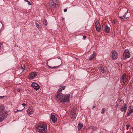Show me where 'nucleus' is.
<instances>
[{
  "instance_id": "1",
  "label": "nucleus",
  "mask_w": 133,
  "mask_h": 133,
  "mask_svg": "<svg viewBox=\"0 0 133 133\" xmlns=\"http://www.w3.org/2000/svg\"><path fill=\"white\" fill-rule=\"evenodd\" d=\"M36 130L37 131L41 133H47L46 123L44 122L38 123L36 127Z\"/></svg>"
},
{
  "instance_id": "2",
  "label": "nucleus",
  "mask_w": 133,
  "mask_h": 133,
  "mask_svg": "<svg viewBox=\"0 0 133 133\" xmlns=\"http://www.w3.org/2000/svg\"><path fill=\"white\" fill-rule=\"evenodd\" d=\"M71 98V96L69 94L66 95L60 94L56 97V99L62 103L67 102H69Z\"/></svg>"
},
{
  "instance_id": "3",
  "label": "nucleus",
  "mask_w": 133,
  "mask_h": 133,
  "mask_svg": "<svg viewBox=\"0 0 133 133\" xmlns=\"http://www.w3.org/2000/svg\"><path fill=\"white\" fill-rule=\"evenodd\" d=\"M8 112L5 110L4 107L1 105L0 107V122H2L6 118Z\"/></svg>"
},
{
  "instance_id": "4",
  "label": "nucleus",
  "mask_w": 133,
  "mask_h": 133,
  "mask_svg": "<svg viewBox=\"0 0 133 133\" xmlns=\"http://www.w3.org/2000/svg\"><path fill=\"white\" fill-rule=\"evenodd\" d=\"M128 12V10L126 9H124L120 11L118 13V15L120 18L123 20L128 18L129 17L127 16Z\"/></svg>"
},
{
  "instance_id": "5",
  "label": "nucleus",
  "mask_w": 133,
  "mask_h": 133,
  "mask_svg": "<svg viewBox=\"0 0 133 133\" xmlns=\"http://www.w3.org/2000/svg\"><path fill=\"white\" fill-rule=\"evenodd\" d=\"M95 27L96 30L98 32H100L101 31V26L99 21H97L95 23Z\"/></svg>"
},
{
  "instance_id": "6",
  "label": "nucleus",
  "mask_w": 133,
  "mask_h": 133,
  "mask_svg": "<svg viewBox=\"0 0 133 133\" xmlns=\"http://www.w3.org/2000/svg\"><path fill=\"white\" fill-rule=\"evenodd\" d=\"M37 72H32L29 75L28 78L30 80L34 78L37 75Z\"/></svg>"
},
{
  "instance_id": "7",
  "label": "nucleus",
  "mask_w": 133,
  "mask_h": 133,
  "mask_svg": "<svg viewBox=\"0 0 133 133\" xmlns=\"http://www.w3.org/2000/svg\"><path fill=\"white\" fill-rule=\"evenodd\" d=\"M121 82H122L124 85H127V83L126 82L128 81L127 75L124 74L122 76L121 78Z\"/></svg>"
},
{
  "instance_id": "8",
  "label": "nucleus",
  "mask_w": 133,
  "mask_h": 133,
  "mask_svg": "<svg viewBox=\"0 0 133 133\" xmlns=\"http://www.w3.org/2000/svg\"><path fill=\"white\" fill-rule=\"evenodd\" d=\"M130 55L129 50L127 49H125L123 54V56L124 59H125L130 57Z\"/></svg>"
},
{
  "instance_id": "9",
  "label": "nucleus",
  "mask_w": 133,
  "mask_h": 133,
  "mask_svg": "<svg viewBox=\"0 0 133 133\" xmlns=\"http://www.w3.org/2000/svg\"><path fill=\"white\" fill-rule=\"evenodd\" d=\"M59 87L60 88L58 90L57 94L56 95V97L58 96H59L60 94V95L62 94L61 93L62 91L64 90L65 88V86H60Z\"/></svg>"
},
{
  "instance_id": "10",
  "label": "nucleus",
  "mask_w": 133,
  "mask_h": 133,
  "mask_svg": "<svg viewBox=\"0 0 133 133\" xmlns=\"http://www.w3.org/2000/svg\"><path fill=\"white\" fill-rule=\"evenodd\" d=\"M118 57V54L115 51H112L111 52V58L112 60H115Z\"/></svg>"
},
{
  "instance_id": "11",
  "label": "nucleus",
  "mask_w": 133,
  "mask_h": 133,
  "mask_svg": "<svg viewBox=\"0 0 133 133\" xmlns=\"http://www.w3.org/2000/svg\"><path fill=\"white\" fill-rule=\"evenodd\" d=\"M35 111L34 109L32 107H29L26 110V112L28 115L32 114Z\"/></svg>"
},
{
  "instance_id": "12",
  "label": "nucleus",
  "mask_w": 133,
  "mask_h": 133,
  "mask_svg": "<svg viewBox=\"0 0 133 133\" xmlns=\"http://www.w3.org/2000/svg\"><path fill=\"white\" fill-rule=\"evenodd\" d=\"M31 87L36 90L40 88V86L37 84L35 83H33L31 84Z\"/></svg>"
},
{
  "instance_id": "13",
  "label": "nucleus",
  "mask_w": 133,
  "mask_h": 133,
  "mask_svg": "<svg viewBox=\"0 0 133 133\" xmlns=\"http://www.w3.org/2000/svg\"><path fill=\"white\" fill-rule=\"evenodd\" d=\"M76 111L75 110L73 109L71 110L70 114V116L71 118H75L76 115Z\"/></svg>"
},
{
  "instance_id": "14",
  "label": "nucleus",
  "mask_w": 133,
  "mask_h": 133,
  "mask_svg": "<svg viewBox=\"0 0 133 133\" xmlns=\"http://www.w3.org/2000/svg\"><path fill=\"white\" fill-rule=\"evenodd\" d=\"M104 30L106 33H109L110 30V28L107 25H105L104 27Z\"/></svg>"
},
{
  "instance_id": "15",
  "label": "nucleus",
  "mask_w": 133,
  "mask_h": 133,
  "mask_svg": "<svg viewBox=\"0 0 133 133\" xmlns=\"http://www.w3.org/2000/svg\"><path fill=\"white\" fill-rule=\"evenodd\" d=\"M51 118L53 123H55L57 121V118L55 117L54 115L51 114Z\"/></svg>"
},
{
  "instance_id": "16",
  "label": "nucleus",
  "mask_w": 133,
  "mask_h": 133,
  "mask_svg": "<svg viewBox=\"0 0 133 133\" xmlns=\"http://www.w3.org/2000/svg\"><path fill=\"white\" fill-rule=\"evenodd\" d=\"M127 105L126 104H125L124 107L121 108V110L122 111H124V113L125 112L127 109Z\"/></svg>"
},
{
  "instance_id": "17",
  "label": "nucleus",
  "mask_w": 133,
  "mask_h": 133,
  "mask_svg": "<svg viewBox=\"0 0 133 133\" xmlns=\"http://www.w3.org/2000/svg\"><path fill=\"white\" fill-rule=\"evenodd\" d=\"M96 52L95 51H94L93 54L90 57L89 60L90 61L92 60L96 55Z\"/></svg>"
},
{
  "instance_id": "18",
  "label": "nucleus",
  "mask_w": 133,
  "mask_h": 133,
  "mask_svg": "<svg viewBox=\"0 0 133 133\" xmlns=\"http://www.w3.org/2000/svg\"><path fill=\"white\" fill-rule=\"evenodd\" d=\"M98 68L101 72L103 73H105L106 71V69L103 66H98Z\"/></svg>"
},
{
  "instance_id": "19",
  "label": "nucleus",
  "mask_w": 133,
  "mask_h": 133,
  "mask_svg": "<svg viewBox=\"0 0 133 133\" xmlns=\"http://www.w3.org/2000/svg\"><path fill=\"white\" fill-rule=\"evenodd\" d=\"M25 69V65L24 64H22L20 70H21L22 72H23Z\"/></svg>"
},
{
  "instance_id": "20",
  "label": "nucleus",
  "mask_w": 133,
  "mask_h": 133,
  "mask_svg": "<svg viewBox=\"0 0 133 133\" xmlns=\"http://www.w3.org/2000/svg\"><path fill=\"white\" fill-rule=\"evenodd\" d=\"M83 124L82 123H79L78 126V128L79 130H80L83 126Z\"/></svg>"
},
{
  "instance_id": "21",
  "label": "nucleus",
  "mask_w": 133,
  "mask_h": 133,
  "mask_svg": "<svg viewBox=\"0 0 133 133\" xmlns=\"http://www.w3.org/2000/svg\"><path fill=\"white\" fill-rule=\"evenodd\" d=\"M132 112H133V109L131 108L130 109L127 114V116H129Z\"/></svg>"
},
{
  "instance_id": "22",
  "label": "nucleus",
  "mask_w": 133,
  "mask_h": 133,
  "mask_svg": "<svg viewBox=\"0 0 133 133\" xmlns=\"http://www.w3.org/2000/svg\"><path fill=\"white\" fill-rule=\"evenodd\" d=\"M35 25L36 26H37V28H38L39 29L40 28H41L40 26L38 23H36Z\"/></svg>"
},
{
  "instance_id": "23",
  "label": "nucleus",
  "mask_w": 133,
  "mask_h": 133,
  "mask_svg": "<svg viewBox=\"0 0 133 133\" xmlns=\"http://www.w3.org/2000/svg\"><path fill=\"white\" fill-rule=\"evenodd\" d=\"M43 24H44L46 25H47L48 24V23L46 19H44V21H43Z\"/></svg>"
},
{
  "instance_id": "24",
  "label": "nucleus",
  "mask_w": 133,
  "mask_h": 133,
  "mask_svg": "<svg viewBox=\"0 0 133 133\" xmlns=\"http://www.w3.org/2000/svg\"><path fill=\"white\" fill-rule=\"evenodd\" d=\"M102 111H101V113L102 114H104L105 112V108H103L102 109Z\"/></svg>"
},
{
  "instance_id": "25",
  "label": "nucleus",
  "mask_w": 133,
  "mask_h": 133,
  "mask_svg": "<svg viewBox=\"0 0 133 133\" xmlns=\"http://www.w3.org/2000/svg\"><path fill=\"white\" fill-rule=\"evenodd\" d=\"M48 66L50 69H53L54 68H57L58 67L57 66H54V67H51L49 65H48Z\"/></svg>"
},
{
  "instance_id": "26",
  "label": "nucleus",
  "mask_w": 133,
  "mask_h": 133,
  "mask_svg": "<svg viewBox=\"0 0 133 133\" xmlns=\"http://www.w3.org/2000/svg\"><path fill=\"white\" fill-rule=\"evenodd\" d=\"M25 1L27 2L28 4L29 5H31V4H30V2L29 1H28L26 0H25Z\"/></svg>"
},
{
  "instance_id": "27",
  "label": "nucleus",
  "mask_w": 133,
  "mask_h": 133,
  "mask_svg": "<svg viewBox=\"0 0 133 133\" xmlns=\"http://www.w3.org/2000/svg\"><path fill=\"white\" fill-rule=\"evenodd\" d=\"M130 127V125L128 124H127L126 125V128L127 130H128L129 128Z\"/></svg>"
},
{
  "instance_id": "28",
  "label": "nucleus",
  "mask_w": 133,
  "mask_h": 133,
  "mask_svg": "<svg viewBox=\"0 0 133 133\" xmlns=\"http://www.w3.org/2000/svg\"><path fill=\"white\" fill-rule=\"evenodd\" d=\"M22 105L24 107V108H23V109L22 110H23V109H24L25 107V106L26 104L25 103H23Z\"/></svg>"
},
{
  "instance_id": "29",
  "label": "nucleus",
  "mask_w": 133,
  "mask_h": 133,
  "mask_svg": "<svg viewBox=\"0 0 133 133\" xmlns=\"http://www.w3.org/2000/svg\"><path fill=\"white\" fill-rule=\"evenodd\" d=\"M17 91L18 92H20V89H18Z\"/></svg>"
},
{
  "instance_id": "30",
  "label": "nucleus",
  "mask_w": 133,
  "mask_h": 133,
  "mask_svg": "<svg viewBox=\"0 0 133 133\" xmlns=\"http://www.w3.org/2000/svg\"><path fill=\"white\" fill-rule=\"evenodd\" d=\"M4 97V96H0V98L2 99Z\"/></svg>"
},
{
  "instance_id": "31",
  "label": "nucleus",
  "mask_w": 133,
  "mask_h": 133,
  "mask_svg": "<svg viewBox=\"0 0 133 133\" xmlns=\"http://www.w3.org/2000/svg\"><path fill=\"white\" fill-rule=\"evenodd\" d=\"M52 2L51 3L52 4V5H54L55 4L53 2V1H52Z\"/></svg>"
},
{
  "instance_id": "32",
  "label": "nucleus",
  "mask_w": 133,
  "mask_h": 133,
  "mask_svg": "<svg viewBox=\"0 0 133 133\" xmlns=\"http://www.w3.org/2000/svg\"><path fill=\"white\" fill-rule=\"evenodd\" d=\"M67 10L66 9H64V12H66L67 11Z\"/></svg>"
},
{
  "instance_id": "33",
  "label": "nucleus",
  "mask_w": 133,
  "mask_h": 133,
  "mask_svg": "<svg viewBox=\"0 0 133 133\" xmlns=\"http://www.w3.org/2000/svg\"><path fill=\"white\" fill-rule=\"evenodd\" d=\"M83 37V38L84 39H85V38H86V36H84Z\"/></svg>"
},
{
  "instance_id": "34",
  "label": "nucleus",
  "mask_w": 133,
  "mask_h": 133,
  "mask_svg": "<svg viewBox=\"0 0 133 133\" xmlns=\"http://www.w3.org/2000/svg\"><path fill=\"white\" fill-rule=\"evenodd\" d=\"M21 110H17V111H15V112H17L18 111H21Z\"/></svg>"
},
{
  "instance_id": "35",
  "label": "nucleus",
  "mask_w": 133,
  "mask_h": 133,
  "mask_svg": "<svg viewBox=\"0 0 133 133\" xmlns=\"http://www.w3.org/2000/svg\"><path fill=\"white\" fill-rule=\"evenodd\" d=\"M2 45V43H0V49L1 48Z\"/></svg>"
},
{
  "instance_id": "36",
  "label": "nucleus",
  "mask_w": 133,
  "mask_h": 133,
  "mask_svg": "<svg viewBox=\"0 0 133 133\" xmlns=\"http://www.w3.org/2000/svg\"><path fill=\"white\" fill-rule=\"evenodd\" d=\"M118 105H119L118 104V103H117V104L116 105V106L117 107H118Z\"/></svg>"
},
{
  "instance_id": "37",
  "label": "nucleus",
  "mask_w": 133,
  "mask_h": 133,
  "mask_svg": "<svg viewBox=\"0 0 133 133\" xmlns=\"http://www.w3.org/2000/svg\"><path fill=\"white\" fill-rule=\"evenodd\" d=\"M0 22L3 25V24L2 23V21H1Z\"/></svg>"
},
{
  "instance_id": "38",
  "label": "nucleus",
  "mask_w": 133,
  "mask_h": 133,
  "mask_svg": "<svg viewBox=\"0 0 133 133\" xmlns=\"http://www.w3.org/2000/svg\"><path fill=\"white\" fill-rule=\"evenodd\" d=\"M56 2L57 3H58V1H56Z\"/></svg>"
},
{
  "instance_id": "39",
  "label": "nucleus",
  "mask_w": 133,
  "mask_h": 133,
  "mask_svg": "<svg viewBox=\"0 0 133 133\" xmlns=\"http://www.w3.org/2000/svg\"><path fill=\"white\" fill-rule=\"evenodd\" d=\"M95 106H93V108H95Z\"/></svg>"
},
{
  "instance_id": "40",
  "label": "nucleus",
  "mask_w": 133,
  "mask_h": 133,
  "mask_svg": "<svg viewBox=\"0 0 133 133\" xmlns=\"http://www.w3.org/2000/svg\"><path fill=\"white\" fill-rule=\"evenodd\" d=\"M58 58V59H61L60 58Z\"/></svg>"
},
{
  "instance_id": "41",
  "label": "nucleus",
  "mask_w": 133,
  "mask_h": 133,
  "mask_svg": "<svg viewBox=\"0 0 133 133\" xmlns=\"http://www.w3.org/2000/svg\"><path fill=\"white\" fill-rule=\"evenodd\" d=\"M1 31H0V34L1 33Z\"/></svg>"
},
{
  "instance_id": "42",
  "label": "nucleus",
  "mask_w": 133,
  "mask_h": 133,
  "mask_svg": "<svg viewBox=\"0 0 133 133\" xmlns=\"http://www.w3.org/2000/svg\"><path fill=\"white\" fill-rule=\"evenodd\" d=\"M132 11L133 12V10H132Z\"/></svg>"
}]
</instances>
